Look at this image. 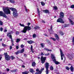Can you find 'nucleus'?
I'll return each mask as SVG.
<instances>
[{
    "mask_svg": "<svg viewBox=\"0 0 74 74\" xmlns=\"http://www.w3.org/2000/svg\"><path fill=\"white\" fill-rule=\"evenodd\" d=\"M3 10L5 14H10L11 12L8 7H3Z\"/></svg>",
    "mask_w": 74,
    "mask_h": 74,
    "instance_id": "obj_1",
    "label": "nucleus"
},
{
    "mask_svg": "<svg viewBox=\"0 0 74 74\" xmlns=\"http://www.w3.org/2000/svg\"><path fill=\"white\" fill-rule=\"evenodd\" d=\"M31 30V27L29 26L24 27L23 29L21 31V32L23 33H26L27 30Z\"/></svg>",
    "mask_w": 74,
    "mask_h": 74,
    "instance_id": "obj_2",
    "label": "nucleus"
},
{
    "mask_svg": "<svg viewBox=\"0 0 74 74\" xmlns=\"http://www.w3.org/2000/svg\"><path fill=\"white\" fill-rule=\"evenodd\" d=\"M51 58L52 59L53 62H55V63L56 64H60V62H58L56 61V60H55V55L53 54H51Z\"/></svg>",
    "mask_w": 74,
    "mask_h": 74,
    "instance_id": "obj_3",
    "label": "nucleus"
},
{
    "mask_svg": "<svg viewBox=\"0 0 74 74\" xmlns=\"http://www.w3.org/2000/svg\"><path fill=\"white\" fill-rule=\"evenodd\" d=\"M4 55H5V58L6 60H8L10 59V57L9 55H8L7 53H5Z\"/></svg>",
    "mask_w": 74,
    "mask_h": 74,
    "instance_id": "obj_4",
    "label": "nucleus"
},
{
    "mask_svg": "<svg viewBox=\"0 0 74 74\" xmlns=\"http://www.w3.org/2000/svg\"><path fill=\"white\" fill-rule=\"evenodd\" d=\"M0 16H3V17H4V18H7V16L3 13V12L1 11H0Z\"/></svg>",
    "mask_w": 74,
    "mask_h": 74,
    "instance_id": "obj_5",
    "label": "nucleus"
},
{
    "mask_svg": "<svg viewBox=\"0 0 74 74\" xmlns=\"http://www.w3.org/2000/svg\"><path fill=\"white\" fill-rule=\"evenodd\" d=\"M57 22H60L61 23H64V21L61 18H59L58 19Z\"/></svg>",
    "mask_w": 74,
    "mask_h": 74,
    "instance_id": "obj_6",
    "label": "nucleus"
},
{
    "mask_svg": "<svg viewBox=\"0 0 74 74\" xmlns=\"http://www.w3.org/2000/svg\"><path fill=\"white\" fill-rule=\"evenodd\" d=\"M60 51L61 60H63V57H64V54H63V51H62V50L61 49H60Z\"/></svg>",
    "mask_w": 74,
    "mask_h": 74,
    "instance_id": "obj_7",
    "label": "nucleus"
},
{
    "mask_svg": "<svg viewBox=\"0 0 74 74\" xmlns=\"http://www.w3.org/2000/svg\"><path fill=\"white\" fill-rule=\"evenodd\" d=\"M13 16L15 18H16L18 16V14L17 13V10L15 11V12H13Z\"/></svg>",
    "mask_w": 74,
    "mask_h": 74,
    "instance_id": "obj_8",
    "label": "nucleus"
},
{
    "mask_svg": "<svg viewBox=\"0 0 74 74\" xmlns=\"http://www.w3.org/2000/svg\"><path fill=\"white\" fill-rule=\"evenodd\" d=\"M46 59V57H43V56H42L41 58V60L42 61V63H44L45 61V59Z\"/></svg>",
    "mask_w": 74,
    "mask_h": 74,
    "instance_id": "obj_9",
    "label": "nucleus"
},
{
    "mask_svg": "<svg viewBox=\"0 0 74 74\" xmlns=\"http://www.w3.org/2000/svg\"><path fill=\"white\" fill-rule=\"evenodd\" d=\"M68 59L72 60V59H73V56L71 54H68Z\"/></svg>",
    "mask_w": 74,
    "mask_h": 74,
    "instance_id": "obj_10",
    "label": "nucleus"
},
{
    "mask_svg": "<svg viewBox=\"0 0 74 74\" xmlns=\"http://www.w3.org/2000/svg\"><path fill=\"white\" fill-rule=\"evenodd\" d=\"M44 70V68H42L41 70L39 71L38 72L36 73V74H41V73H42V71H43Z\"/></svg>",
    "mask_w": 74,
    "mask_h": 74,
    "instance_id": "obj_11",
    "label": "nucleus"
},
{
    "mask_svg": "<svg viewBox=\"0 0 74 74\" xmlns=\"http://www.w3.org/2000/svg\"><path fill=\"white\" fill-rule=\"evenodd\" d=\"M68 19L69 20V21L70 22L71 25H74V22L73 21H72V20H71V19L70 18H69Z\"/></svg>",
    "mask_w": 74,
    "mask_h": 74,
    "instance_id": "obj_12",
    "label": "nucleus"
},
{
    "mask_svg": "<svg viewBox=\"0 0 74 74\" xmlns=\"http://www.w3.org/2000/svg\"><path fill=\"white\" fill-rule=\"evenodd\" d=\"M60 18H64V13L63 12H60Z\"/></svg>",
    "mask_w": 74,
    "mask_h": 74,
    "instance_id": "obj_13",
    "label": "nucleus"
},
{
    "mask_svg": "<svg viewBox=\"0 0 74 74\" xmlns=\"http://www.w3.org/2000/svg\"><path fill=\"white\" fill-rule=\"evenodd\" d=\"M7 36L8 37H9L10 38V39H12V36L11 35V34L10 33H8L7 34Z\"/></svg>",
    "mask_w": 74,
    "mask_h": 74,
    "instance_id": "obj_14",
    "label": "nucleus"
},
{
    "mask_svg": "<svg viewBox=\"0 0 74 74\" xmlns=\"http://www.w3.org/2000/svg\"><path fill=\"white\" fill-rule=\"evenodd\" d=\"M54 35L56 38L57 40H59V37L58 36V35H57L56 34H55Z\"/></svg>",
    "mask_w": 74,
    "mask_h": 74,
    "instance_id": "obj_15",
    "label": "nucleus"
},
{
    "mask_svg": "<svg viewBox=\"0 0 74 74\" xmlns=\"http://www.w3.org/2000/svg\"><path fill=\"white\" fill-rule=\"evenodd\" d=\"M10 9L11 10V11H13V12H14L15 11H17V10H16L15 9V8H10Z\"/></svg>",
    "mask_w": 74,
    "mask_h": 74,
    "instance_id": "obj_16",
    "label": "nucleus"
},
{
    "mask_svg": "<svg viewBox=\"0 0 74 74\" xmlns=\"http://www.w3.org/2000/svg\"><path fill=\"white\" fill-rule=\"evenodd\" d=\"M43 12H45V13H46V14H49V10H43Z\"/></svg>",
    "mask_w": 74,
    "mask_h": 74,
    "instance_id": "obj_17",
    "label": "nucleus"
},
{
    "mask_svg": "<svg viewBox=\"0 0 74 74\" xmlns=\"http://www.w3.org/2000/svg\"><path fill=\"white\" fill-rule=\"evenodd\" d=\"M48 67H49V64L48 62H46L45 63V67L46 69H48Z\"/></svg>",
    "mask_w": 74,
    "mask_h": 74,
    "instance_id": "obj_18",
    "label": "nucleus"
},
{
    "mask_svg": "<svg viewBox=\"0 0 74 74\" xmlns=\"http://www.w3.org/2000/svg\"><path fill=\"white\" fill-rule=\"evenodd\" d=\"M27 42H28V44H31L33 43V42H34L32 40H28L27 41Z\"/></svg>",
    "mask_w": 74,
    "mask_h": 74,
    "instance_id": "obj_19",
    "label": "nucleus"
},
{
    "mask_svg": "<svg viewBox=\"0 0 74 74\" xmlns=\"http://www.w3.org/2000/svg\"><path fill=\"white\" fill-rule=\"evenodd\" d=\"M36 65V63L35 62H33L32 63V67H34Z\"/></svg>",
    "mask_w": 74,
    "mask_h": 74,
    "instance_id": "obj_20",
    "label": "nucleus"
},
{
    "mask_svg": "<svg viewBox=\"0 0 74 74\" xmlns=\"http://www.w3.org/2000/svg\"><path fill=\"white\" fill-rule=\"evenodd\" d=\"M71 71L72 72H73L74 71V68L73 67V66H71L70 68Z\"/></svg>",
    "mask_w": 74,
    "mask_h": 74,
    "instance_id": "obj_21",
    "label": "nucleus"
},
{
    "mask_svg": "<svg viewBox=\"0 0 74 74\" xmlns=\"http://www.w3.org/2000/svg\"><path fill=\"white\" fill-rule=\"evenodd\" d=\"M11 42H12V46H14V40L12 39L11 40Z\"/></svg>",
    "mask_w": 74,
    "mask_h": 74,
    "instance_id": "obj_22",
    "label": "nucleus"
},
{
    "mask_svg": "<svg viewBox=\"0 0 74 74\" xmlns=\"http://www.w3.org/2000/svg\"><path fill=\"white\" fill-rule=\"evenodd\" d=\"M29 72L27 71H25V72H22V73L23 74H28V73H29Z\"/></svg>",
    "mask_w": 74,
    "mask_h": 74,
    "instance_id": "obj_23",
    "label": "nucleus"
},
{
    "mask_svg": "<svg viewBox=\"0 0 74 74\" xmlns=\"http://www.w3.org/2000/svg\"><path fill=\"white\" fill-rule=\"evenodd\" d=\"M11 72L12 73H15L17 71V69H15V70H11Z\"/></svg>",
    "mask_w": 74,
    "mask_h": 74,
    "instance_id": "obj_24",
    "label": "nucleus"
},
{
    "mask_svg": "<svg viewBox=\"0 0 74 74\" xmlns=\"http://www.w3.org/2000/svg\"><path fill=\"white\" fill-rule=\"evenodd\" d=\"M44 49H45V51H52L51 49H49L46 48Z\"/></svg>",
    "mask_w": 74,
    "mask_h": 74,
    "instance_id": "obj_25",
    "label": "nucleus"
},
{
    "mask_svg": "<svg viewBox=\"0 0 74 74\" xmlns=\"http://www.w3.org/2000/svg\"><path fill=\"white\" fill-rule=\"evenodd\" d=\"M46 69V74H48V73H49V70H48V68H47Z\"/></svg>",
    "mask_w": 74,
    "mask_h": 74,
    "instance_id": "obj_26",
    "label": "nucleus"
},
{
    "mask_svg": "<svg viewBox=\"0 0 74 74\" xmlns=\"http://www.w3.org/2000/svg\"><path fill=\"white\" fill-rule=\"evenodd\" d=\"M31 50L32 52H34L33 49V46L32 45H31Z\"/></svg>",
    "mask_w": 74,
    "mask_h": 74,
    "instance_id": "obj_27",
    "label": "nucleus"
},
{
    "mask_svg": "<svg viewBox=\"0 0 74 74\" xmlns=\"http://www.w3.org/2000/svg\"><path fill=\"white\" fill-rule=\"evenodd\" d=\"M10 2L11 3H15V1L14 0H10Z\"/></svg>",
    "mask_w": 74,
    "mask_h": 74,
    "instance_id": "obj_28",
    "label": "nucleus"
},
{
    "mask_svg": "<svg viewBox=\"0 0 74 74\" xmlns=\"http://www.w3.org/2000/svg\"><path fill=\"white\" fill-rule=\"evenodd\" d=\"M40 45L41 46V47H42V48H44V44L41 43L40 44Z\"/></svg>",
    "mask_w": 74,
    "mask_h": 74,
    "instance_id": "obj_29",
    "label": "nucleus"
},
{
    "mask_svg": "<svg viewBox=\"0 0 74 74\" xmlns=\"http://www.w3.org/2000/svg\"><path fill=\"white\" fill-rule=\"evenodd\" d=\"M64 26L65 27H68V26H69V25L65 24H64Z\"/></svg>",
    "mask_w": 74,
    "mask_h": 74,
    "instance_id": "obj_30",
    "label": "nucleus"
},
{
    "mask_svg": "<svg viewBox=\"0 0 74 74\" xmlns=\"http://www.w3.org/2000/svg\"><path fill=\"white\" fill-rule=\"evenodd\" d=\"M37 11L38 12V15L39 16H40V11H39V9H38V8L37 9Z\"/></svg>",
    "mask_w": 74,
    "mask_h": 74,
    "instance_id": "obj_31",
    "label": "nucleus"
},
{
    "mask_svg": "<svg viewBox=\"0 0 74 74\" xmlns=\"http://www.w3.org/2000/svg\"><path fill=\"white\" fill-rule=\"evenodd\" d=\"M24 49H21V51L20 52V53H23V52H24Z\"/></svg>",
    "mask_w": 74,
    "mask_h": 74,
    "instance_id": "obj_32",
    "label": "nucleus"
},
{
    "mask_svg": "<svg viewBox=\"0 0 74 74\" xmlns=\"http://www.w3.org/2000/svg\"><path fill=\"white\" fill-rule=\"evenodd\" d=\"M24 7L25 8V10L26 11V12H27L28 11H27V8H26V6L25 5H24Z\"/></svg>",
    "mask_w": 74,
    "mask_h": 74,
    "instance_id": "obj_33",
    "label": "nucleus"
},
{
    "mask_svg": "<svg viewBox=\"0 0 74 74\" xmlns=\"http://www.w3.org/2000/svg\"><path fill=\"white\" fill-rule=\"evenodd\" d=\"M41 4L42 5V6H44V5H45V3H44L43 2H41Z\"/></svg>",
    "mask_w": 74,
    "mask_h": 74,
    "instance_id": "obj_34",
    "label": "nucleus"
},
{
    "mask_svg": "<svg viewBox=\"0 0 74 74\" xmlns=\"http://www.w3.org/2000/svg\"><path fill=\"white\" fill-rule=\"evenodd\" d=\"M53 8L55 9V10H56L58 9V7H57V6H54L53 7Z\"/></svg>",
    "mask_w": 74,
    "mask_h": 74,
    "instance_id": "obj_35",
    "label": "nucleus"
},
{
    "mask_svg": "<svg viewBox=\"0 0 74 74\" xmlns=\"http://www.w3.org/2000/svg\"><path fill=\"white\" fill-rule=\"evenodd\" d=\"M50 70L51 71H52L53 70V66H50Z\"/></svg>",
    "mask_w": 74,
    "mask_h": 74,
    "instance_id": "obj_36",
    "label": "nucleus"
},
{
    "mask_svg": "<svg viewBox=\"0 0 74 74\" xmlns=\"http://www.w3.org/2000/svg\"><path fill=\"white\" fill-rule=\"evenodd\" d=\"M19 25H20L21 26H22V27H25V25H23V24H21V23H20Z\"/></svg>",
    "mask_w": 74,
    "mask_h": 74,
    "instance_id": "obj_37",
    "label": "nucleus"
},
{
    "mask_svg": "<svg viewBox=\"0 0 74 74\" xmlns=\"http://www.w3.org/2000/svg\"><path fill=\"white\" fill-rule=\"evenodd\" d=\"M35 29H39L40 28V27H34Z\"/></svg>",
    "mask_w": 74,
    "mask_h": 74,
    "instance_id": "obj_38",
    "label": "nucleus"
},
{
    "mask_svg": "<svg viewBox=\"0 0 74 74\" xmlns=\"http://www.w3.org/2000/svg\"><path fill=\"white\" fill-rule=\"evenodd\" d=\"M36 35L35 34H34L33 35V38H36Z\"/></svg>",
    "mask_w": 74,
    "mask_h": 74,
    "instance_id": "obj_39",
    "label": "nucleus"
},
{
    "mask_svg": "<svg viewBox=\"0 0 74 74\" xmlns=\"http://www.w3.org/2000/svg\"><path fill=\"white\" fill-rule=\"evenodd\" d=\"M29 71L31 73H33V72H34V71H33V69H31Z\"/></svg>",
    "mask_w": 74,
    "mask_h": 74,
    "instance_id": "obj_40",
    "label": "nucleus"
},
{
    "mask_svg": "<svg viewBox=\"0 0 74 74\" xmlns=\"http://www.w3.org/2000/svg\"><path fill=\"white\" fill-rule=\"evenodd\" d=\"M72 42L74 45V37H73L72 39Z\"/></svg>",
    "mask_w": 74,
    "mask_h": 74,
    "instance_id": "obj_41",
    "label": "nucleus"
},
{
    "mask_svg": "<svg viewBox=\"0 0 74 74\" xmlns=\"http://www.w3.org/2000/svg\"><path fill=\"white\" fill-rule=\"evenodd\" d=\"M50 39H51V40H53V41H55L56 40V39L53 38H51Z\"/></svg>",
    "mask_w": 74,
    "mask_h": 74,
    "instance_id": "obj_42",
    "label": "nucleus"
},
{
    "mask_svg": "<svg viewBox=\"0 0 74 74\" xmlns=\"http://www.w3.org/2000/svg\"><path fill=\"white\" fill-rule=\"evenodd\" d=\"M3 22L0 20V25L2 26V25H3Z\"/></svg>",
    "mask_w": 74,
    "mask_h": 74,
    "instance_id": "obj_43",
    "label": "nucleus"
},
{
    "mask_svg": "<svg viewBox=\"0 0 74 74\" xmlns=\"http://www.w3.org/2000/svg\"><path fill=\"white\" fill-rule=\"evenodd\" d=\"M21 40L19 39H17L16 40V42H19V41H20V40Z\"/></svg>",
    "mask_w": 74,
    "mask_h": 74,
    "instance_id": "obj_44",
    "label": "nucleus"
},
{
    "mask_svg": "<svg viewBox=\"0 0 74 74\" xmlns=\"http://www.w3.org/2000/svg\"><path fill=\"white\" fill-rule=\"evenodd\" d=\"M71 8H74V5H72L71 6Z\"/></svg>",
    "mask_w": 74,
    "mask_h": 74,
    "instance_id": "obj_45",
    "label": "nucleus"
},
{
    "mask_svg": "<svg viewBox=\"0 0 74 74\" xmlns=\"http://www.w3.org/2000/svg\"><path fill=\"white\" fill-rule=\"evenodd\" d=\"M60 34L61 35V36H63L64 34H63V33L62 32H60Z\"/></svg>",
    "mask_w": 74,
    "mask_h": 74,
    "instance_id": "obj_46",
    "label": "nucleus"
},
{
    "mask_svg": "<svg viewBox=\"0 0 74 74\" xmlns=\"http://www.w3.org/2000/svg\"><path fill=\"white\" fill-rule=\"evenodd\" d=\"M11 59L12 60H13V59H15V57L12 56H11Z\"/></svg>",
    "mask_w": 74,
    "mask_h": 74,
    "instance_id": "obj_47",
    "label": "nucleus"
},
{
    "mask_svg": "<svg viewBox=\"0 0 74 74\" xmlns=\"http://www.w3.org/2000/svg\"><path fill=\"white\" fill-rule=\"evenodd\" d=\"M19 53H20V52L17 51V52H15V54H16V55H18V54H19Z\"/></svg>",
    "mask_w": 74,
    "mask_h": 74,
    "instance_id": "obj_48",
    "label": "nucleus"
},
{
    "mask_svg": "<svg viewBox=\"0 0 74 74\" xmlns=\"http://www.w3.org/2000/svg\"><path fill=\"white\" fill-rule=\"evenodd\" d=\"M66 70H69L70 69V68H69L68 66H66Z\"/></svg>",
    "mask_w": 74,
    "mask_h": 74,
    "instance_id": "obj_49",
    "label": "nucleus"
},
{
    "mask_svg": "<svg viewBox=\"0 0 74 74\" xmlns=\"http://www.w3.org/2000/svg\"><path fill=\"white\" fill-rule=\"evenodd\" d=\"M21 48H23L24 47V45H21Z\"/></svg>",
    "mask_w": 74,
    "mask_h": 74,
    "instance_id": "obj_50",
    "label": "nucleus"
},
{
    "mask_svg": "<svg viewBox=\"0 0 74 74\" xmlns=\"http://www.w3.org/2000/svg\"><path fill=\"white\" fill-rule=\"evenodd\" d=\"M50 34H53V31H50Z\"/></svg>",
    "mask_w": 74,
    "mask_h": 74,
    "instance_id": "obj_51",
    "label": "nucleus"
},
{
    "mask_svg": "<svg viewBox=\"0 0 74 74\" xmlns=\"http://www.w3.org/2000/svg\"><path fill=\"white\" fill-rule=\"evenodd\" d=\"M49 55V53H48L47 54H45V56H48Z\"/></svg>",
    "mask_w": 74,
    "mask_h": 74,
    "instance_id": "obj_52",
    "label": "nucleus"
},
{
    "mask_svg": "<svg viewBox=\"0 0 74 74\" xmlns=\"http://www.w3.org/2000/svg\"><path fill=\"white\" fill-rule=\"evenodd\" d=\"M2 45L3 47H6V45H5L3 43H2Z\"/></svg>",
    "mask_w": 74,
    "mask_h": 74,
    "instance_id": "obj_53",
    "label": "nucleus"
},
{
    "mask_svg": "<svg viewBox=\"0 0 74 74\" xmlns=\"http://www.w3.org/2000/svg\"><path fill=\"white\" fill-rule=\"evenodd\" d=\"M16 34L17 35H18L19 34V32H16Z\"/></svg>",
    "mask_w": 74,
    "mask_h": 74,
    "instance_id": "obj_54",
    "label": "nucleus"
},
{
    "mask_svg": "<svg viewBox=\"0 0 74 74\" xmlns=\"http://www.w3.org/2000/svg\"><path fill=\"white\" fill-rule=\"evenodd\" d=\"M12 46H10V50H11L12 49Z\"/></svg>",
    "mask_w": 74,
    "mask_h": 74,
    "instance_id": "obj_55",
    "label": "nucleus"
},
{
    "mask_svg": "<svg viewBox=\"0 0 74 74\" xmlns=\"http://www.w3.org/2000/svg\"><path fill=\"white\" fill-rule=\"evenodd\" d=\"M6 70L7 71H10V69H6Z\"/></svg>",
    "mask_w": 74,
    "mask_h": 74,
    "instance_id": "obj_56",
    "label": "nucleus"
},
{
    "mask_svg": "<svg viewBox=\"0 0 74 74\" xmlns=\"http://www.w3.org/2000/svg\"><path fill=\"white\" fill-rule=\"evenodd\" d=\"M3 28H0V31H1V32H2V31H3Z\"/></svg>",
    "mask_w": 74,
    "mask_h": 74,
    "instance_id": "obj_57",
    "label": "nucleus"
},
{
    "mask_svg": "<svg viewBox=\"0 0 74 74\" xmlns=\"http://www.w3.org/2000/svg\"><path fill=\"white\" fill-rule=\"evenodd\" d=\"M18 48H19V47L18 46H16V49H18Z\"/></svg>",
    "mask_w": 74,
    "mask_h": 74,
    "instance_id": "obj_58",
    "label": "nucleus"
},
{
    "mask_svg": "<svg viewBox=\"0 0 74 74\" xmlns=\"http://www.w3.org/2000/svg\"><path fill=\"white\" fill-rule=\"evenodd\" d=\"M41 55L42 56H43V55H44V53H43L42 52L41 53Z\"/></svg>",
    "mask_w": 74,
    "mask_h": 74,
    "instance_id": "obj_59",
    "label": "nucleus"
},
{
    "mask_svg": "<svg viewBox=\"0 0 74 74\" xmlns=\"http://www.w3.org/2000/svg\"><path fill=\"white\" fill-rule=\"evenodd\" d=\"M42 22L43 23H45V21L42 20Z\"/></svg>",
    "mask_w": 74,
    "mask_h": 74,
    "instance_id": "obj_60",
    "label": "nucleus"
},
{
    "mask_svg": "<svg viewBox=\"0 0 74 74\" xmlns=\"http://www.w3.org/2000/svg\"><path fill=\"white\" fill-rule=\"evenodd\" d=\"M30 25V23H27V25L28 26H29V25Z\"/></svg>",
    "mask_w": 74,
    "mask_h": 74,
    "instance_id": "obj_61",
    "label": "nucleus"
},
{
    "mask_svg": "<svg viewBox=\"0 0 74 74\" xmlns=\"http://www.w3.org/2000/svg\"><path fill=\"white\" fill-rule=\"evenodd\" d=\"M22 67H23V68H25V66L24 65H22Z\"/></svg>",
    "mask_w": 74,
    "mask_h": 74,
    "instance_id": "obj_62",
    "label": "nucleus"
},
{
    "mask_svg": "<svg viewBox=\"0 0 74 74\" xmlns=\"http://www.w3.org/2000/svg\"><path fill=\"white\" fill-rule=\"evenodd\" d=\"M44 36H47V34H44Z\"/></svg>",
    "mask_w": 74,
    "mask_h": 74,
    "instance_id": "obj_63",
    "label": "nucleus"
},
{
    "mask_svg": "<svg viewBox=\"0 0 74 74\" xmlns=\"http://www.w3.org/2000/svg\"><path fill=\"white\" fill-rule=\"evenodd\" d=\"M0 74H6V73H1H1H0Z\"/></svg>",
    "mask_w": 74,
    "mask_h": 74,
    "instance_id": "obj_64",
    "label": "nucleus"
}]
</instances>
